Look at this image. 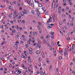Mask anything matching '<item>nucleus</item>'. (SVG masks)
<instances>
[{
	"instance_id": "obj_22",
	"label": "nucleus",
	"mask_w": 75,
	"mask_h": 75,
	"mask_svg": "<svg viewBox=\"0 0 75 75\" xmlns=\"http://www.w3.org/2000/svg\"><path fill=\"white\" fill-rule=\"evenodd\" d=\"M38 24H39V25H40V26H41V23L40 22H38Z\"/></svg>"
},
{
	"instance_id": "obj_14",
	"label": "nucleus",
	"mask_w": 75,
	"mask_h": 75,
	"mask_svg": "<svg viewBox=\"0 0 75 75\" xmlns=\"http://www.w3.org/2000/svg\"><path fill=\"white\" fill-rule=\"evenodd\" d=\"M36 11L38 12V14H40V12H39V11L37 9H36Z\"/></svg>"
},
{
	"instance_id": "obj_8",
	"label": "nucleus",
	"mask_w": 75,
	"mask_h": 75,
	"mask_svg": "<svg viewBox=\"0 0 75 75\" xmlns=\"http://www.w3.org/2000/svg\"><path fill=\"white\" fill-rule=\"evenodd\" d=\"M42 39H43V40L44 43H45V44H46V43L47 44V42H46V40H45V39H44L43 38H42Z\"/></svg>"
},
{
	"instance_id": "obj_43",
	"label": "nucleus",
	"mask_w": 75,
	"mask_h": 75,
	"mask_svg": "<svg viewBox=\"0 0 75 75\" xmlns=\"http://www.w3.org/2000/svg\"><path fill=\"white\" fill-rule=\"evenodd\" d=\"M15 31L16 30H15L14 29L12 31V33H14L15 32Z\"/></svg>"
},
{
	"instance_id": "obj_52",
	"label": "nucleus",
	"mask_w": 75,
	"mask_h": 75,
	"mask_svg": "<svg viewBox=\"0 0 75 75\" xmlns=\"http://www.w3.org/2000/svg\"><path fill=\"white\" fill-rule=\"evenodd\" d=\"M33 23H35V24L36 23V22H35V21H33Z\"/></svg>"
},
{
	"instance_id": "obj_56",
	"label": "nucleus",
	"mask_w": 75,
	"mask_h": 75,
	"mask_svg": "<svg viewBox=\"0 0 75 75\" xmlns=\"http://www.w3.org/2000/svg\"><path fill=\"white\" fill-rule=\"evenodd\" d=\"M63 1L64 3H66V0H63Z\"/></svg>"
},
{
	"instance_id": "obj_48",
	"label": "nucleus",
	"mask_w": 75,
	"mask_h": 75,
	"mask_svg": "<svg viewBox=\"0 0 75 75\" xmlns=\"http://www.w3.org/2000/svg\"><path fill=\"white\" fill-rule=\"evenodd\" d=\"M47 24L48 25H50V23H48V22H47Z\"/></svg>"
},
{
	"instance_id": "obj_33",
	"label": "nucleus",
	"mask_w": 75,
	"mask_h": 75,
	"mask_svg": "<svg viewBox=\"0 0 75 75\" xmlns=\"http://www.w3.org/2000/svg\"><path fill=\"white\" fill-rule=\"evenodd\" d=\"M31 6L32 7H34V4L32 3V4H31Z\"/></svg>"
},
{
	"instance_id": "obj_21",
	"label": "nucleus",
	"mask_w": 75,
	"mask_h": 75,
	"mask_svg": "<svg viewBox=\"0 0 75 75\" xmlns=\"http://www.w3.org/2000/svg\"><path fill=\"white\" fill-rule=\"evenodd\" d=\"M29 11H27V10L26 11L25 14H28V13H29Z\"/></svg>"
},
{
	"instance_id": "obj_23",
	"label": "nucleus",
	"mask_w": 75,
	"mask_h": 75,
	"mask_svg": "<svg viewBox=\"0 0 75 75\" xmlns=\"http://www.w3.org/2000/svg\"><path fill=\"white\" fill-rule=\"evenodd\" d=\"M49 21H52V18H50L49 19Z\"/></svg>"
},
{
	"instance_id": "obj_20",
	"label": "nucleus",
	"mask_w": 75,
	"mask_h": 75,
	"mask_svg": "<svg viewBox=\"0 0 75 75\" xmlns=\"http://www.w3.org/2000/svg\"><path fill=\"white\" fill-rule=\"evenodd\" d=\"M53 42H53V41H51V44H52V45L53 46H54V44Z\"/></svg>"
},
{
	"instance_id": "obj_40",
	"label": "nucleus",
	"mask_w": 75,
	"mask_h": 75,
	"mask_svg": "<svg viewBox=\"0 0 75 75\" xmlns=\"http://www.w3.org/2000/svg\"><path fill=\"white\" fill-rule=\"evenodd\" d=\"M9 9H11V6H9L8 7Z\"/></svg>"
},
{
	"instance_id": "obj_36",
	"label": "nucleus",
	"mask_w": 75,
	"mask_h": 75,
	"mask_svg": "<svg viewBox=\"0 0 75 75\" xmlns=\"http://www.w3.org/2000/svg\"><path fill=\"white\" fill-rule=\"evenodd\" d=\"M8 17L10 18H11V14L9 15Z\"/></svg>"
},
{
	"instance_id": "obj_29",
	"label": "nucleus",
	"mask_w": 75,
	"mask_h": 75,
	"mask_svg": "<svg viewBox=\"0 0 75 75\" xmlns=\"http://www.w3.org/2000/svg\"><path fill=\"white\" fill-rule=\"evenodd\" d=\"M67 39L68 40V41H70V40H71V39H70V38H67Z\"/></svg>"
},
{
	"instance_id": "obj_41",
	"label": "nucleus",
	"mask_w": 75,
	"mask_h": 75,
	"mask_svg": "<svg viewBox=\"0 0 75 75\" xmlns=\"http://www.w3.org/2000/svg\"><path fill=\"white\" fill-rule=\"evenodd\" d=\"M38 29H40V28H41L40 26L39 25L38 26Z\"/></svg>"
},
{
	"instance_id": "obj_7",
	"label": "nucleus",
	"mask_w": 75,
	"mask_h": 75,
	"mask_svg": "<svg viewBox=\"0 0 75 75\" xmlns=\"http://www.w3.org/2000/svg\"><path fill=\"white\" fill-rule=\"evenodd\" d=\"M36 54H40L41 53V51L38 50V51L36 52Z\"/></svg>"
},
{
	"instance_id": "obj_53",
	"label": "nucleus",
	"mask_w": 75,
	"mask_h": 75,
	"mask_svg": "<svg viewBox=\"0 0 75 75\" xmlns=\"http://www.w3.org/2000/svg\"><path fill=\"white\" fill-rule=\"evenodd\" d=\"M22 37L23 38H24V37H25V36L24 35H22Z\"/></svg>"
},
{
	"instance_id": "obj_38",
	"label": "nucleus",
	"mask_w": 75,
	"mask_h": 75,
	"mask_svg": "<svg viewBox=\"0 0 75 75\" xmlns=\"http://www.w3.org/2000/svg\"><path fill=\"white\" fill-rule=\"evenodd\" d=\"M22 23H23V24H24V23H25V21L24 20H22Z\"/></svg>"
},
{
	"instance_id": "obj_13",
	"label": "nucleus",
	"mask_w": 75,
	"mask_h": 75,
	"mask_svg": "<svg viewBox=\"0 0 75 75\" xmlns=\"http://www.w3.org/2000/svg\"><path fill=\"white\" fill-rule=\"evenodd\" d=\"M15 70L16 71L15 72V74H16V75H18V74L16 73V72H18V70L17 69H16Z\"/></svg>"
},
{
	"instance_id": "obj_28",
	"label": "nucleus",
	"mask_w": 75,
	"mask_h": 75,
	"mask_svg": "<svg viewBox=\"0 0 75 75\" xmlns=\"http://www.w3.org/2000/svg\"><path fill=\"white\" fill-rule=\"evenodd\" d=\"M43 71H42L40 72V75H43Z\"/></svg>"
},
{
	"instance_id": "obj_16",
	"label": "nucleus",
	"mask_w": 75,
	"mask_h": 75,
	"mask_svg": "<svg viewBox=\"0 0 75 75\" xmlns=\"http://www.w3.org/2000/svg\"><path fill=\"white\" fill-rule=\"evenodd\" d=\"M52 26L51 27L50 26V25H49L47 27V28H48V29H50V28H52Z\"/></svg>"
},
{
	"instance_id": "obj_45",
	"label": "nucleus",
	"mask_w": 75,
	"mask_h": 75,
	"mask_svg": "<svg viewBox=\"0 0 75 75\" xmlns=\"http://www.w3.org/2000/svg\"><path fill=\"white\" fill-rule=\"evenodd\" d=\"M2 23L4 24H5V21H2Z\"/></svg>"
},
{
	"instance_id": "obj_2",
	"label": "nucleus",
	"mask_w": 75,
	"mask_h": 75,
	"mask_svg": "<svg viewBox=\"0 0 75 75\" xmlns=\"http://www.w3.org/2000/svg\"><path fill=\"white\" fill-rule=\"evenodd\" d=\"M52 6L53 9H55V1H53L52 2Z\"/></svg>"
},
{
	"instance_id": "obj_51",
	"label": "nucleus",
	"mask_w": 75,
	"mask_h": 75,
	"mask_svg": "<svg viewBox=\"0 0 75 75\" xmlns=\"http://www.w3.org/2000/svg\"><path fill=\"white\" fill-rule=\"evenodd\" d=\"M39 60L40 61H41V58H40L39 59Z\"/></svg>"
},
{
	"instance_id": "obj_3",
	"label": "nucleus",
	"mask_w": 75,
	"mask_h": 75,
	"mask_svg": "<svg viewBox=\"0 0 75 75\" xmlns=\"http://www.w3.org/2000/svg\"><path fill=\"white\" fill-rule=\"evenodd\" d=\"M50 36L52 38H54V33H52L51 32L50 33Z\"/></svg>"
},
{
	"instance_id": "obj_27",
	"label": "nucleus",
	"mask_w": 75,
	"mask_h": 75,
	"mask_svg": "<svg viewBox=\"0 0 75 75\" xmlns=\"http://www.w3.org/2000/svg\"><path fill=\"white\" fill-rule=\"evenodd\" d=\"M45 38H50V35H48L47 36L45 37Z\"/></svg>"
},
{
	"instance_id": "obj_37",
	"label": "nucleus",
	"mask_w": 75,
	"mask_h": 75,
	"mask_svg": "<svg viewBox=\"0 0 75 75\" xmlns=\"http://www.w3.org/2000/svg\"><path fill=\"white\" fill-rule=\"evenodd\" d=\"M31 60L29 59H28V61L29 62H30V63H31Z\"/></svg>"
},
{
	"instance_id": "obj_57",
	"label": "nucleus",
	"mask_w": 75,
	"mask_h": 75,
	"mask_svg": "<svg viewBox=\"0 0 75 75\" xmlns=\"http://www.w3.org/2000/svg\"><path fill=\"white\" fill-rule=\"evenodd\" d=\"M69 3V4H70V5H71L72 4V3H71L70 2Z\"/></svg>"
},
{
	"instance_id": "obj_25",
	"label": "nucleus",
	"mask_w": 75,
	"mask_h": 75,
	"mask_svg": "<svg viewBox=\"0 0 75 75\" xmlns=\"http://www.w3.org/2000/svg\"><path fill=\"white\" fill-rule=\"evenodd\" d=\"M34 12H35L33 10H32V14H35V13H34Z\"/></svg>"
},
{
	"instance_id": "obj_50",
	"label": "nucleus",
	"mask_w": 75,
	"mask_h": 75,
	"mask_svg": "<svg viewBox=\"0 0 75 75\" xmlns=\"http://www.w3.org/2000/svg\"><path fill=\"white\" fill-rule=\"evenodd\" d=\"M1 32L2 33H3L4 32V30H1Z\"/></svg>"
},
{
	"instance_id": "obj_44",
	"label": "nucleus",
	"mask_w": 75,
	"mask_h": 75,
	"mask_svg": "<svg viewBox=\"0 0 75 75\" xmlns=\"http://www.w3.org/2000/svg\"><path fill=\"white\" fill-rule=\"evenodd\" d=\"M15 14H16V13H17V11H14L13 12Z\"/></svg>"
},
{
	"instance_id": "obj_24",
	"label": "nucleus",
	"mask_w": 75,
	"mask_h": 75,
	"mask_svg": "<svg viewBox=\"0 0 75 75\" xmlns=\"http://www.w3.org/2000/svg\"><path fill=\"white\" fill-rule=\"evenodd\" d=\"M47 63H49V62H50V61H49V59H48V58H47Z\"/></svg>"
},
{
	"instance_id": "obj_35",
	"label": "nucleus",
	"mask_w": 75,
	"mask_h": 75,
	"mask_svg": "<svg viewBox=\"0 0 75 75\" xmlns=\"http://www.w3.org/2000/svg\"><path fill=\"white\" fill-rule=\"evenodd\" d=\"M39 30L40 31V33H41V28H40V29H39Z\"/></svg>"
},
{
	"instance_id": "obj_11",
	"label": "nucleus",
	"mask_w": 75,
	"mask_h": 75,
	"mask_svg": "<svg viewBox=\"0 0 75 75\" xmlns=\"http://www.w3.org/2000/svg\"><path fill=\"white\" fill-rule=\"evenodd\" d=\"M27 2L28 4H30V3L31 2V0H28L27 1Z\"/></svg>"
},
{
	"instance_id": "obj_15",
	"label": "nucleus",
	"mask_w": 75,
	"mask_h": 75,
	"mask_svg": "<svg viewBox=\"0 0 75 75\" xmlns=\"http://www.w3.org/2000/svg\"><path fill=\"white\" fill-rule=\"evenodd\" d=\"M59 52L60 53H62V52H63V50H59Z\"/></svg>"
},
{
	"instance_id": "obj_64",
	"label": "nucleus",
	"mask_w": 75,
	"mask_h": 75,
	"mask_svg": "<svg viewBox=\"0 0 75 75\" xmlns=\"http://www.w3.org/2000/svg\"><path fill=\"white\" fill-rule=\"evenodd\" d=\"M48 0H47L45 1V3H47V2H48Z\"/></svg>"
},
{
	"instance_id": "obj_55",
	"label": "nucleus",
	"mask_w": 75,
	"mask_h": 75,
	"mask_svg": "<svg viewBox=\"0 0 75 75\" xmlns=\"http://www.w3.org/2000/svg\"><path fill=\"white\" fill-rule=\"evenodd\" d=\"M66 9L67 10H69V8H68V7H66Z\"/></svg>"
},
{
	"instance_id": "obj_59",
	"label": "nucleus",
	"mask_w": 75,
	"mask_h": 75,
	"mask_svg": "<svg viewBox=\"0 0 75 75\" xmlns=\"http://www.w3.org/2000/svg\"><path fill=\"white\" fill-rule=\"evenodd\" d=\"M50 21H47V23H50Z\"/></svg>"
},
{
	"instance_id": "obj_10",
	"label": "nucleus",
	"mask_w": 75,
	"mask_h": 75,
	"mask_svg": "<svg viewBox=\"0 0 75 75\" xmlns=\"http://www.w3.org/2000/svg\"><path fill=\"white\" fill-rule=\"evenodd\" d=\"M33 35H37V32H34L33 33Z\"/></svg>"
},
{
	"instance_id": "obj_62",
	"label": "nucleus",
	"mask_w": 75,
	"mask_h": 75,
	"mask_svg": "<svg viewBox=\"0 0 75 75\" xmlns=\"http://www.w3.org/2000/svg\"><path fill=\"white\" fill-rule=\"evenodd\" d=\"M58 46V47H61V45H60L59 44H58L57 45Z\"/></svg>"
},
{
	"instance_id": "obj_34",
	"label": "nucleus",
	"mask_w": 75,
	"mask_h": 75,
	"mask_svg": "<svg viewBox=\"0 0 75 75\" xmlns=\"http://www.w3.org/2000/svg\"><path fill=\"white\" fill-rule=\"evenodd\" d=\"M20 43L21 44H23V43H24V42H23L22 41H20Z\"/></svg>"
},
{
	"instance_id": "obj_19",
	"label": "nucleus",
	"mask_w": 75,
	"mask_h": 75,
	"mask_svg": "<svg viewBox=\"0 0 75 75\" xmlns=\"http://www.w3.org/2000/svg\"><path fill=\"white\" fill-rule=\"evenodd\" d=\"M21 16H24V14H23V12H21Z\"/></svg>"
},
{
	"instance_id": "obj_12",
	"label": "nucleus",
	"mask_w": 75,
	"mask_h": 75,
	"mask_svg": "<svg viewBox=\"0 0 75 75\" xmlns=\"http://www.w3.org/2000/svg\"><path fill=\"white\" fill-rule=\"evenodd\" d=\"M61 11V7L60 6L59 7L58 11Z\"/></svg>"
},
{
	"instance_id": "obj_54",
	"label": "nucleus",
	"mask_w": 75,
	"mask_h": 75,
	"mask_svg": "<svg viewBox=\"0 0 75 75\" xmlns=\"http://www.w3.org/2000/svg\"><path fill=\"white\" fill-rule=\"evenodd\" d=\"M36 44H37V43H35L33 45V46H35Z\"/></svg>"
},
{
	"instance_id": "obj_47",
	"label": "nucleus",
	"mask_w": 75,
	"mask_h": 75,
	"mask_svg": "<svg viewBox=\"0 0 75 75\" xmlns=\"http://www.w3.org/2000/svg\"><path fill=\"white\" fill-rule=\"evenodd\" d=\"M65 19H64V20H63V22L64 23H65V21H65Z\"/></svg>"
},
{
	"instance_id": "obj_60",
	"label": "nucleus",
	"mask_w": 75,
	"mask_h": 75,
	"mask_svg": "<svg viewBox=\"0 0 75 75\" xmlns=\"http://www.w3.org/2000/svg\"><path fill=\"white\" fill-rule=\"evenodd\" d=\"M34 1L35 3H37V1H38V0H34Z\"/></svg>"
},
{
	"instance_id": "obj_49",
	"label": "nucleus",
	"mask_w": 75,
	"mask_h": 75,
	"mask_svg": "<svg viewBox=\"0 0 75 75\" xmlns=\"http://www.w3.org/2000/svg\"><path fill=\"white\" fill-rule=\"evenodd\" d=\"M59 59H62V57H59Z\"/></svg>"
},
{
	"instance_id": "obj_46",
	"label": "nucleus",
	"mask_w": 75,
	"mask_h": 75,
	"mask_svg": "<svg viewBox=\"0 0 75 75\" xmlns=\"http://www.w3.org/2000/svg\"><path fill=\"white\" fill-rule=\"evenodd\" d=\"M16 28L17 29H19V28H18V26H16Z\"/></svg>"
},
{
	"instance_id": "obj_26",
	"label": "nucleus",
	"mask_w": 75,
	"mask_h": 75,
	"mask_svg": "<svg viewBox=\"0 0 75 75\" xmlns=\"http://www.w3.org/2000/svg\"><path fill=\"white\" fill-rule=\"evenodd\" d=\"M26 11L27 10L25 9V10L23 11V14H25V12H26Z\"/></svg>"
},
{
	"instance_id": "obj_6",
	"label": "nucleus",
	"mask_w": 75,
	"mask_h": 75,
	"mask_svg": "<svg viewBox=\"0 0 75 75\" xmlns=\"http://www.w3.org/2000/svg\"><path fill=\"white\" fill-rule=\"evenodd\" d=\"M31 41V39H29V40L28 41L27 44H30V42Z\"/></svg>"
},
{
	"instance_id": "obj_5",
	"label": "nucleus",
	"mask_w": 75,
	"mask_h": 75,
	"mask_svg": "<svg viewBox=\"0 0 75 75\" xmlns=\"http://www.w3.org/2000/svg\"><path fill=\"white\" fill-rule=\"evenodd\" d=\"M24 53L25 54V58H27V55L26 54L27 53V52H26L25 51H24Z\"/></svg>"
},
{
	"instance_id": "obj_1",
	"label": "nucleus",
	"mask_w": 75,
	"mask_h": 75,
	"mask_svg": "<svg viewBox=\"0 0 75 75\" xmlns=\"http://www.w3.org/2000/svg\"><path fill=\"white\" fill-rule=\"evenodd\" d=\"M67 49L66 48L65 49V51L64 52V56H66V55H68V53H67Z\"/></svg>"
},
{
	"instance_id": "obj_30",
	"label": "nucleus",
	"mask_w": 75,
	"mask_h": 75,
	"mask_svg": "<svg viewBox=\"0 0 75 75\" xmlns=\"http://www.w3.org/2000/svg\"><path fill=\"white\" fill-rule=\"evenodd\" d=\"M14 47H18V45H17V44H15L14 45Z\"/></svg>"
},
{
	"instance_id": "obj_39",
	"label": "nucleus",
	"mask_w": 75,
	"mask_h": 75,
	"mask_svg": "<svg viewBox=\"0 0 75 75\" xmlns=\"http://www.w3.org/2000/svg\"><path fill=\"white\" fill-rule=\"evenodd\" d=\"M45 74V75H47V74H46V73H45V71L44 72V73H43V75H44Z\"/></svg>"
},
{
	"instance_id": "obj_17",
	"label": "nucleus",
	"mask_w": 75,
	"mask_h": 75,
	"mask_svg": "<svg viewBox=\"0 0 75 75\" xmlns=\"http://www.w3.org/2000/svg\"><path fill=\"white\" fill-rule=\"evenodd\" d=\"M39 7H42V4H39Z\"/></svg>"
},
{
	"instance_id": "obj_61",
	"label": "nucleus",
	"mask_w": 75,
	"mask_h": 75,
	"mask_svg": "<svg viewBox=\"0 0 75 75\" xmlns=\"http://www.w3.org/2000/svg\"><path fill=\"white\" fill-rule=\"evenodd\" d=\"M74 31L75 32V27H74L73 28Z\"/></svg>"
},
{
	"instance_id": "obj_18",
	"label": "nucleus",
	"mask_w": 75,
	"mask_h": 75,
	"mask_svg": "<svg viewBox=\"0 0 75 75\" xmlns=\"http://www.w3.org/2000/svg\"><path fill=\"white\" fill-rule=\"evenodd\" d=\"M13 16H14V17H17L18 16V15H16L15 14H13Z\"/></svg>"
},
{
	"instance_id": "obj_42",
	"label": "nucleus",
	"mask_w": 75,
	"mask_h": 75,
	"mask_svg": "<svg viewBox=\"0 0 75 75\" xmlns=\"http://www.w3.org/2000/svg\"><path fill=\"white\" fill-rule=\"evenodd\" d=\"M3 27H4V26L3 25H2V26H1V28H2V29H3Z\"/></svg>"
},
{
	"instance_id": "obj_63",
	"label": "nucleus",
	"mask_w": 75,
	"mask_h": 75,
	"mask_svg": "<svg viewBox=\"0 0 75 75\" xmlns=\"http://www.w3.org/2000/svg\"><path fill=\"white\" fill-rule=\"evenodd\" d=\"M2 42H3V43L4 44H5V43H6V41H3Z\"/></svg>"
},
{
	"instance_id": "obj_32",
	"label": "nucleus",
	"mask_w": 75,
	"mask_h": 75,
	"mask_svg": "<svg viewBox=\"0 0 75 75\" xmlns=\"http://www.w3.org/2000/svg\"><path fill=\"white\" fill-rule=\"evenodd\" d=\"M25 46L26 48H28V44H25Z\"/></svg>"
},
{
	"instance_id": "obj_58",
	"label": "nucleus",
	"mask_w": 75,
	"mask_h": 75,
	"mask_svg": "<svg viewBox=\"0 0 75 75\" xmlns=\"http://www.w3.org/2000/svg\"><path fill=\"white\" fill-rule=\"evenodd\" d=\"M13 3L14 4H16V3H17L16 2V1H14L13 2Z\"/></svg>"
},
{
	"instance_id": "obj_31",
	"label": "nucleus",
	"mask_w": 75,
	"mask_h": 75,
	"mask_svg": "<svg viewBox=\"0 0 75 75\" xmlns=\"http://www.w3.org/2000/svg\"><path fill=\"white\" fill-rule=\"evenodd\" d=\"M24 64H22V67L23 68H24L25 67V66H23Z\"/></svg>"
},
{
	"instance_id": "obj_9",
	"label": "nucleus",
	"mask_w": 75,
	"mask_h": 75,
	"mask_svg": "<svg viewBox=\"0 0 75 75\" xmlns=\"http://www.w3.org/2000/svg\"><path fill=\"white\" fill-rule=\"evenodd\" d=\"M74 47H75V44H73L72 47V50H74Z\"/></svg>"
},
{
	"instance_id": "obj_4",
	"label": "nucleus",
	"mask_w": 75,
	"mask_h": 75,
	"mask_svg": "<svg viewBox=\"0 0 75 75\" xmlns=\"http://www.w3.org/2000/svg\"><path fill=\"white\" fill-rule=\"evenodd\" d=\"M53 52L54 53V54L55 56H56L57 55V52L54 48H53Z\"/></svg>"
}]
</instances>
